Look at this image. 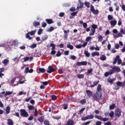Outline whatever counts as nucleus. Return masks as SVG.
Masks as SVG:
<instances>
[{"mask_svg": "<svg viewBox=\"0 0 125 125\" xmlns=\"http://www.w3.org/2000/svg\"><path fill=\"white\" fill-rule=\"evenodd\" d=\"M117 64L118 65H121L122 66H125V62H123V61H122V59H121V58H120V56L119 55H117L116 56L114 61H113V64L114 65L117 64Z\"/></svg>", "mask_w": 125, "mask_h": 125, "instance_id": "f257e3e1", "label": "nucleus"}, {"mask_svg": "<svg viewBox=\"0 0 125 125\" xmlns=\"http://www.w3.org/2000/svg\"><path fill=\"white\" fill-rule=\"evenodd\" d=\"M102 99V93L96 92V94L93 96V101L99 102V100Z\"/></svg>", "mask_w": 125, "mask_h": 125, "instance_id": "f03ea898", "label": "nucleus"}, {"mask_svg": "<svg viewBox=\"0 0 125 125\" xmlns=\"http://www.w3.org/2000/svg\"><path fill=\"white\" fill-rule=\"evenodd\" d=\"M20 112V115L22 118H28L29 117V113L25 109H21Z\"/></svg>", "mask_w": 125, "mask_h": 125, "instance_id": "7ed1b4c3", "label": "nucleus"}, {"mask_svg": "<svg viewBox=\"0 0 125 125\" xmlns=\"http://www.w3.org/2000/svg\"><path fill=\"white\" fill-rule=\"evenodd\" d=\"M95 117L96 118V119H98V120H100V121H102L103 122H107V121H109V118H103L101 116H98L96 115L95 116Z\"/></svg>", "mask_w": 125, "mask_h": 125, "instance_id": "20e7f679", "label": "nucleus"}, {"mask_svg": "<svg viewBox=\"0 0 125 125\" xmlns=\"http://www.w3.org/2000/svg\"><path fill=\"white\" fill-rule=\"evenodd\" d=\"M115 115L117 118H119L122 116V110L120 108H117L115 110Z\"/></svg>", "mask_w": 125, "mask_h": 125, "instance_id": "39448f33", "label": "nucleus"}, {"mask_svg": "<svg viewBox=\"0 0 125 125\" xmlns=\"http://www.w3.org/2000/svg\"><path fill=\"white\" fill-rule=\"evenodd\" d=\"M77 66L80 67V66H86L87 65V62L86 61H83V62H77L76 64Z\"/></svg>", "mask_w": 125, "mask_h": 125, "instance_id": "423d86ee", "label": "nucleus"}, {"mask_svg": "<svg viewBox=\"0 0 125 125\" xmlns=\"http://www.w3.org/2000/svg\"><path fill=\"white\" fill-rule=\"evenodd\" d=\"M48 70H47V73H48V74H51V73H53V72L55 71V69L51 65H49L48 67Z\"/></svg>", "mask_w": 125, "mask_h": 125, "instance_id": "0eeeda50", "label": "nucleus"}, {"mask_svg": "<svg viewBox=\"0 0 125 125\" xmlns=\"http://www.w3.org/2000/svg\"><path fill=\"white\" fill-rule=\"evenodd\" d=\"M112 70L113 72H117V73L121 72V68L119 66H114L112 67Z\"/></svg>", "mask_w": 125, "mask_h": 125, "instance_id": "6e6552de", "label": "nucleus"}, {"mask_svg": "<svg viewBox=\"0 0 125 125\" xmlns=\"http://www.w3.org/2000/svg\"><path fill=\"white\" fill-rule=\"evenodd\" d=\"M101 91H102V88L101 87V84H99L97 86V91L96 92H98L99 93H102L101 92Z\"/></svg>", "mask_w": 125, "mask_h": 125, "instance_id": "1a4fd4ad", "label": "nucleus"}, {"mask_svg": "<svg viewBox=\"0 0 125 125\" xmlns=\"http://www.w3.org/2000/svg\"><path fill=\"white\" fill-rule=\"evenodd\" d=\"M46 22L47 23V24H50L54 23V21H53V19H46L45 20Z\"/></svg>", "mask_w": 125, "mask_h": 125, "instance_id": "9d476101", "label": "nucleus"}, {"mask_svg": "<svg viewBox=\"0 0 125 125\" xmlns=\"http://www.w3.org/2000/svg\"><path fill=\"white\" fill-rule=\"evenodd\" d=\"M74 123L75 122H74V121H73L71 119H68L66 125H74Z\"/></svg>", "mask_w": 125, "mask_h": 125, "instance_id": "9b49d317", "label": "nucleus"}, {"mask_svg": "<svg viewBox=\"0 0 125 125\" xmlns=\"http://www.w3.org/2000/svg\"><path fill=\"white\" fill-rule=\"evenodd\" d=\"M86 93H87V95L89 96V98H90V97L92 96V92L89 90H86Z\"/></svg>", "mask_w": 125, "mask_h": 125, "instance_id": "f8f14e48", "label": "nucleus"}, {"mask_svg": "<svg viewBox=\"0 0 125 125\" xmlns=\"http://www.w3.org/2000/svg\"><path fill=\"white\" fill-rule=\"evenodd\" d=\"M63 32H64V34H65L64 35V38L65 40H67V38L68 37V35L67 34V33H70V30H64Z\"/></svg>", "mask_w": 125, "mask_h": 125, "instance_id": "ddd939ff", "label": "nucleus"}, {"mask_svg": "<svg viewBox=\"0 0 125 125\" xmlns=\"http://www.w3.org/2000/svg\"><path fill=\"white\" fill-rule=\"evenodd\" d=\"M98 83H99V81H94L93 83V84L90 85V87H94V86H96Z\"/></svg>", "mask_w": 125, "mask_h": 125, "instance_id": "4468645a", "label": "nucleus"}, {"mask_svg": "<svg viewBox=\"0 0 125 125\" xmlns=\"http://www.w3.org/2000/svg\"><path fill=\"white\" fill-rule=\"evenodd\" d=\"M110 25L111 26H113V27L116 26V25H117V21H116L115 20L111 21H110Z\"/></svg>", "mask_w": 125, "mask_h": 125, "instance_id": "2eb2a0df", "label": "nucleus"}, {"mask_svg": "<svg viewBox=\"0 0 125 125\" xmlns=\"http://www.w3.org/2000/svg\"><path fill=\"white\" fill-rule=\"evenodd\" d=\"M7 125H13V120L11 119H8L7 120Z\"/></svg>", "mask_w": 125, "mask_h": 125, "instance_id": "dca6fc26", "label": "nucleus"}, {"mask_svg": "<svg viewBox=\"0 0 125 125\" xmlns=\"http://www.w3.org/2000/svg\"><path fill=\"white\" fill-rule=\"evenodd\" d=\"M33 25L34 26V27H38V26H40V22H38L37 21H34L33 22Z\"/></svg>", "mask_w": 125, "mask_h": 125, "instance_id": "f3484780", "label": "nucleus"}, {"mask_svg": "<svg viewBox=\"0 0 125 125\" xmlns=\"http://www.w3.org/2000/svg\"><path fill=\"white\" fill-rule=\"evenodd\" d=\"M9 62V60L7 59H5L3 61L2 63H3V65H4L5 66V65H7V64H8Z\"/></svg>", "mask_w": 125, "mask_h": 125, "instance_id": "a211bd4d", "label": "nucleus"}, {"mask_svg": "<svg viewBox=\"0 0 125 125\" xmlns=\"http://www.w3.org/2000/svg\"><path fill=\"white\" fill-rule=\"evenodd\" d=\"M50 46L52 47L51 50L56 49V44H54L53 43H51L50 44Z\"/></svg>", "mask_w": 125, "mask_h": 125, "instance_id": "6ab92c4d", "label": "nucleus"}, {"mask_svg": "<svg viewBox=\"0 0 125 125\" xmlns=\"http://www.w3.org/2000/svg\"><path fill=\"white\" fill-rule=\"evenodd\" d=\"M84 4L87 8H89V7H90V2H89L85 1L84 2Z\"/></svg>", "mask_w": 125, "mask_h": 125, "instance_id": "aec40b11", "label": "nucleus"}, {"mask_svg": "<svg viewBox=\"0 0 125 125\" xmlns=\"http://www.w3.org/2000/svg\"><path fill=\"white\" fill-rule=\"evenodd\" d=\"M92 56H99L100 54H99V52L96 51L92 53L91 54Z\"/></svg>", "mask_w": 125, "mask_h": 125, "instance_id": "412c9836", "label": "nucleus"}, {"mask_svg": "<svg viewBox=\"0 0 125 125\" xmlns=\"http://www.w3.org/2000/svg\"><path fill=\"white\" fill-rule=\"evenodd\" d=\"M44 120V117L41 116L38 118V121L40 123H43Z\"/></svg>", "mask_w": 125, "mask_h": 125, "instance_id": "4be33fe9", "label": "nucleus"}, {"mask_svg": "<svg viewBox=\"0 0 125 125\" xmlns=\"http://www.w3.org/2000/svg\"><path fill=\"white\" fill-rule=\"evenodd\" d=\"M5 111H6V114H9V113H10V106H7L6 107Z\"/></svg>", "mask_w": 125, "mask_h": 125, "instance_id": "5701e85b", "label": "nucleus"}, {"mask_svg": "<svg viewBox=\"0 0 125 125\" xmlns=\"http://www.w3.org/2000/svg\"><path fill=\"white\" fill-rule=\"evenodd\" d=\"M115 79H111V78H108L107 80L108 83H113L115 81Z\"/></svg>", "mask_w": 125, "mask_h": 125, "instance_id": "b1692460", "label": "nucleus"}, {"mask_svg": "<svg viewBox=\"0 0 125 125\" xmlns=\"http://www.w3.org/2000/svg\"><path fill=\"white\" fill-rule=\"evenodd\" d=\"M13 93V91H7L4 94V96H7L8 95H11Z\"/></svg>", "mask_w": 125, "mask_h": 125, "instance_id": "393cba45", "label": "nucleus"}, {"mask_svg": "<svg viewBox=\"0 0 125 125\" xmlns=\"http://www.w3.org/2000/svg\"><path fill=\"white\" fill-rule=\"evenodd\" d=\"M115 108H116V104H113L109 106L110 110H114Z\"/></svg>", "mask_w": 125, "mask_h": 125, "instance_id": "a878e982", "label": "nucleus"}, {"mask_svg": "<svg viewBox=\"0 0 125 125\" xmlns=\"http://www.w3.org/2000/svg\"><path fill=\"white\" fill-rule=\"evenodd\" d=\"M100 59L102 60V61H105V60L106 59V56L102 55V56L100 57Z\"/></svg>", "mask_w": 125, "mask_h": 125, "instance_id": "bb28decb", "label": "nucleus"}, {"mask_svg": "<svg viewBox=\"0 0 125 125\" xmlns=\"http://www.w3.org/2000/svg\"><path fill=\"white\" fill-rule=\"evenodd\" d=\"M87 118H88V120H91L94 118V115L92 114H91L90 115H87Z\"/></svg>", "mask_w": 125, "mask_h": 125, "instance_id": "cd10ccee", "label": "nucleus"}, {"mask_svg": "<svg viewBox=\"0 0 125 125\" xmlns=\"http://www.w3.org/2000/svg\"><path fill=\"white\" fill-rule=\"evenodd\" d=\"M84 54H85L86 57H89L90 56V53H89L87 51L85 50L84 51Z\"/></svg>", "mask_w": 125, "mask_h": 125, "instance_id": "c85d7f7f", "label": "nucleus"}, {"mask_svg": "<svg viewBox=\"0 0 125 125\" xmlns=\"http://www.w3.org/2000/svg\"><path fill=\"white\" fill-rule=\"evenodd\" d=\"M25 37L26 39H28V40H32V37L30 36V34L29 33V32L25 34Z\"/></svg>", "mask_w": 125, "mask_h": 125, "instance_id": "c756f323", "label": "nucleus"}, {"mask_svg": "<svg viewBox=\"0 0 125 125\" xmlns=\"http://www.w3.org/2000/svg\"><path fill=\"white\" fill-rule=\"evenodd\" d=\"M36 32H37V30H33L30 32H29L28 33L29 34V35H30V36H33V35H35V34H36Z\"/></svg>", "mask_w": 125, "mask_h": 125, "instance_id": "7c9ffc66", "label": "nucleus"}, {"mask_svg": "<svg viewBox=\"0 0 125 125\" xmlns=\"http://www.w3.org/2000/svg\"><path fill=\"white\" fill-rule=\"evenodd\" d=\"M116 84H117V85H118V86H124L123 83L121 82H118L116 83Z\"/></svg>", "mask_w": 125, "mask_h": 125, "instance_id": "2f4dec72", "label": "nucleus"}, {"mask_svg": "<svg viewBox=\"0 0 125 125\" xmlns=\"http://www.w3.org/2000/svg\"><path fill=\"white\" fill-rule=\"evenodd\" d=\"M51 99L54 101L57 100V97L55 95H53L51 96Z\"/></svg>", "mask_w": 125, "mask_h": 125, "instance_id": "473e14b6", "label": "nucleus"}, {"mask_svg": "<svg viewBox=\"0 0 125 125\" xmlns=\"http://www.w3.org/2000/svg\"><path fill=\"white\" fill-rule=\"evenodd\" d=\"M67 48H69V49H71V50L74 49V46H73L70 44H68L67 45Z\"/></svg>", "mask_w": 125, "mask_h": 125, "instance_id": "72a5a7b5", "label": "nucleus"}, {"mask_svg": "<svg viewBox=\"0 0 125 125\" xmlns=\"http://www.w3.org/2000/svg\"><path fill=\"white\" fill-rule=\"evenodd\" d=\"M91 27H92L91 30H94L95 31V29H97V25L96 24H93Z\"/></svg>", "mask_w": 125, "mask_h": 125, "instance_id": "f704fd0d", "label": "nucleus"}, {"mask_svg": "<svg viewBox=\"0 0 125 125\" xmlns=\"http://www.w3.org/2000/svg\"><path fill=\"white\" fill-rule=\"evenodd\" d=\"M98 39L99 42H102V40H103V37H102V35H100L98 36Z\"/></svg>", "mask_w": 125, "mask_h": 125, "instance_id": "c9c22d12", "label": "nucleus"}, {"mask_svg": "<svg viewBox=\"0 0 125 125\" xmlns=\"http://www.w3.org/2000/svg\"><path fill=\"white\" fill-rule=\"evenodd\" d=\"M54 30V27L51 26L48 29H47V32H52Z\"/></svg>", "mask_w": 125, "mask_h": 125, "instance_id": "e433bc0d", "label": "nucleus"}, {"mask_svg": "<svg viewBox=\"0 0 125 125\" xmlns=\"http://www.w3.org/2000/svg\"><path fill=\"white\" fill-rule=\"evenodd\" d=\"M28 108L30 111H32V110L35 109V107H34L33 105H28Z\"/></svg>", "mask_w": 125, "mask_h": 125, "instance_id": "4c0bfd02", "label": "nucleus"}, {"mask_svg": "<svg viewBox=\"0 0 125 125\" xmlns=\"http://www.w3.org/2000/svg\"><path fill=\"white\" fill-rule=\"evenodd\" d=\"M47 39H48V37L47 36V35L42 36V41H46Z\"/></svg>", "mask_w": 125, "mask_h": 125, "instance_id": "58836bf2", "label": "nucleus"}, {"mask_svg": "<svg viewBox=\"0 0 125 125\" xmlns=\"http://www.w3.org/2000/svg\"><path fill=\"white\" fill-rule=\"evenodd\" d=\"M114 112L113 111H111L110 113L109 114V117H110V118H114Z\"/></svg>", "mask_w": 125, "mask_h": 125, "instance_id": "ea45409f", "label": "nucleus"}, {"mask_svg": "<svg viewBox=\"0 0 125 125\" xmlns=\"http://www.w3.org/2000/svg\"><path fill=\"white\" fill-rule=\"evenodd\" d=\"M86 102V100H85V99L82 100L80 101V103L81 104H82V105H84Z\"/></svg>", "mask_w": 125, "mask_h": 125, "instance_id": "a19ab883", "label": "nucleus"}, {"mask_svg": "<svg viewBox=\"0 0 125 125\" xmlns=\"http://www.w3.org/2000/svg\"><path fill=\"white\" fill-rule=\"evenodd\" d=\"M107 19L108 20H113L114 19V17L111 15H109L107 17Z\"/></svg>", "mask_w": 125, "mask_h": 125, "instance_id": "79ce46f5", "label": "nucleus"}, {"mask_svg": "<svg viewBox=\"0 0 125 125\" xmlns=\"http://www.w3.org/2000/svg\"><path fill=\"white\" fill-rule=\"evenodd\" d=\"M39 70L40 71V72H41V73H45V69H44V68H39Z\"/></svg>", "mask_w": 125, "mask_h": 125, "instance_id": "37998d69", "label": "nucleus"}, {"mask_svg": "<svg viewBox=\"0 0 125 125\" xmlns=\"http://www.w3.org/2000/svg\"><path fill=\"white\" fill-rule=\"evenodd\" d=\"M38 109L37 108H35V111H34V117H37V116H38Z\"/></svg>", "mask_w": 125, "mask_h": 125, "instance_id": "c03bdc74", "label": "nucleus"}, {"mask_svg": "<svg viewBox=\"0 0 125 125\" xmlns=\"http://www.w3.org/2000/svg\"><path fill=\"white\" fill-rule=\"evenodd\" d=\"M93 71V69L92 68H91L87 70V74H91L92 73V71Z\"/></svg>", "mask_w": 125, "mask_h": 125, "instance_id": "a18cd8bd", "label": "nucleus"}, {"mask_svg": "<svg viewBox=\"0 0 125 125\" xmlns=\"http://www.w3.org/2000/svg\"><path fill=\"white\" fill-rule=\"evenodd\" d=\"M78 79H83L84 75L83 74H80L78 76Z\"/></svg>", "mask_w": 125, "mask_h": 125, "instance_id": "49530a36", "label": "nucleus"}, {"mask_svg": "<svg viewBox=\"0 0 125 125\" xmlns=\"http://www.w3.org/2000/svg\"><path fill=\"white\" fill-rule=\"evenodd\" d=\"M86 84L87 85V86H89L90 87V85H92L91 84V82L90 81H88L86 83Z\"/></svg>", "mask_w": 125, "mask_h": 125, "instance_id": "de8ad7c7", "label": "nucleus"}, {"mask_svg": "<svg viewBox=\"0 0 125 125\" xmlns=\"http://www.w3.org/2000/svg\"><path fill=\"white\" fill-rule=\"evenodd\" d=\"M44 125H49V121H48V120H45L44 121Z\"/></svg>", "mask_w": 125, "mask_h": 125, "instance_id": "09e8293b", "label": "nucleus"}, {"mask_svg": "<svg viewBox=\"0 0 125 125\" xmlns=\"http://www.w3.org/2000/svg\"><path fill=\"white\" fill-rule=\"evenodd\" d=\"M31 48L34 49L36 48L37 47V44L36 43H33L30 46Z\"/></svg>", "mask_w": 125, "mask_h": 125, "instance_id": "8fccbe9b", "label": "nucleus"}, {"mask_svg": "<svg viewBox=\"0 0 125 125\" xmlns=\"http://www.w3.org/2000/svg\"><path fill=\"white\" fill-rule=\"evenodd\" d=\"M95 33V31L92 30V29H91V31L89 33V36H93V35H94Z\"/></svg>", "mask_w": 125, "mask_h": 125, "instance_id": "3c124183", "label": "nucleus"}, {"mask_svg": "<svg viewBox=\"0 0 125 125\" xmlns=\"http://www.w3.org/2000/svg\"><path fill=\"white\" fill-rule=\"evenodd\" d=\"M78 14V11L73 12L71 14V16H76Z\"/></svg>", "mask_w": 125, "mask_h": 125, "instance_id": "603ef678", "label": "nucleus"}, {"mask_svg": "<svg viewBox=\"0 0 125 125\" xmlns=\"http://www.w3.org/2000/svg\"><path fill=\"white\" fill-rule=\"evenodd\" d=\"M15 81H16V77L12 79V80L11 81V84H13V83H14V82H15Z\"/></svg>", "mask_w": 125, "mask_h": 125, "instance_id": "864d4df0", "label": "nucleus"}, {"mask_svg": "<svg viewBox=\"0 0 125 125\" xmlns=\"http://www.w3.org/2000/svg\"><path fill=\"white\" fill-rule=\"evenodd\" d=\"M95 10V9H94V6H93V5H91L90 6V11H91V12H93V11Z\"/></svg>", "mask_w": 125, "mask_h": 125, "instance_id": "5fc2aeb1", "label": "nucleus"}, {"mask_svg": "<svg viewBox=\"0 0 125 125\" xmlns=\"http://www.w3.org/2000/svg\"><path fill=\"white\" fill-rule=\"evenodd\" d=\"M92 12H93V14L97 15L99 13V11H98L97 9L94 10V11Z\"/></svg>", "mask_w": 125, "mask_h": 125, "instance_id": "6e6d98bb", "label": "nucleus"}, {"mask_svg": "<svg viewBox=\"0 0 125 125\" xmlns=\"http://www.w3.org/2000/svg\"><path fill=\"white\" fill-rule=\"evenodd\" d=\"M42 29L40 28L38 31V35H42Z\"/></svg>", "mask_w": 125, "mask_h": 125, "instance_id": "4d7b16f0", "label": "nucleus"}, {"mask_svg": "<svg viewBox=\"0 0 125 125\" xmlns=\"http://www.w3.org/2000/svg\"><path fill=\"white\" fill-rule=\"evenodd\" d=\"M77 57H76L75 56L71 55L70 57V59H72V60H75L76 59Z\"/></svg>", "mask_w": 125, "mask_h": 125, "instance_id": "13d9d810", "label": "nucleus"}, {"mask_svg": "<svg viewBox=\"0 0 125 125\" xmlns=\"http://www.w3.org/2000/svg\"><path fill=\"white\" fill-rule=\"evenodd\" d=\"M57 57H59L60 56H61V52L60 50L58 51L57 53L56 54Z\"/></svg>", "mask_w": 125, "mask_h": 125, "instance_id": "bf43d9fd", "label": "nucleus"}, {"mask_svg": "<svg viewBox=\"0 0 125 125\" xmlns=\"http://www.w3.org/2000/svg\"><path fill=\"white\" fill-rule=\"evenodd\" d=\"M47 25V24H46V22H45V21H43V22H42V27H43V28H45Z\"/></svg>", "mask_w": 125, "mask_h": 125, "instance_id": "052dcab7", "label": "nucleus"}, {"mask_svg": "<svg viewBox=\"0 0 125 125\" xmlns=\"http://www.w3.org/2000/svg\"><path fill=\"white\" fill-rule=\"evenodd\" d=\"M51 54L52 55H54L56 54V51H55V49L52 50L51 51Z\"/></svg>", "mask_w": 125, "mask_h": 125, "instance_id": "680f3d73", "label": "nucleus"}, {"mask_svg": "<svg viewBox=\"0 0 125 125\" xmlns=\"http://www.w3.org/2000/svg\"><path fill=\"white\" fill-rule=\"evenodd\" d=\"M91 37H86L85 41L86 42H89L90 41H91Z\"/></svg>", "mask_w": 125, "mask_h": 125, "instance_id": "e2e57ef3", "label": "nucleus"}, {"mask_svg": "<svg viewBox=\"0 0 125 125\" xmlns=\"http://www.w3.org/2000/svg\"><path fill=\"white\" fill-rule=\"evenodd\" d=\"M86 120H88L87 116H85L81 118L82 121H86Z\"/></svg>", "mask_w": 125, "mask_h": 125, "instance_id": "0e129e2a", "label": "nucleus"}, {"mask_svg": "<svg viewBox=\"0 0 125 125\" xmlns=\"http://www.w3.org/2000/svg\"><path fill=\"white\" fill-rule=\"evenodd\" d=\"M59 74H63V69L60 68L58 70Z\"/></svg>", "mask_w": 125, "mask_h": 125, "instance_id": "69168bd1", "label": "nucleus"}, {"mask_svg": "<svg viewBox=\"0 0 125 125\" xmlns=\"http://www.w3.org/2000/svg\"><path fill=\"white\" fill-rule=\"evenodd\" d=\"M104 125H112V124L111 123V122L107 121L106 123H104Z\"/></svg>", "mask_w": 125, "mask_h": 125, "instance_id": "338daca9", "label": "nucleus"}, {"mask_svg": "<svg viewBox=\"0 0 125 125\" xmlns=\"http://www.w3.org/2000/svg\"><path fill=\"white\" fill-rule=\"evenodd\" d=\"M102 124V122L101 121H97L96 122V125H101Z\"/></svg>", "mask_w": 125, "mask_h": 125, "instance_id": "774afa93", "label": "nucleus"}]
</instances>
